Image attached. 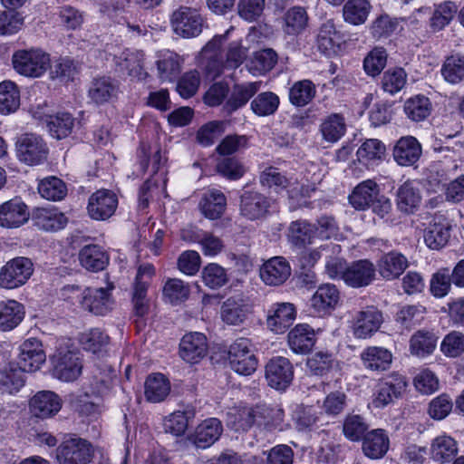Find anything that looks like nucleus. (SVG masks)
Instances as JSON below:
<instances>
[{
    "label": "nucleus",
    "instance_id": "obj_61",
    "mask_svg": "<svg viewBox=\"0 0 464 464\" xmlns=\"http://www.w3.org/2000/svg\"><path fill=\"white\" fill-rule=\"evenodd\" d=\"M457 5L450 1H445L437 5L430 19L432 30L440 31L448 25L457 13Z\"/></svg>",
    "mask_w": 464,
    "mask_h": 464
},
{
    "label": "nucleus",
    "instance_id": "obj_12",
    "mask_svg": "<svg viewBox=\"0 0 464 464\" xmlns=\"http://www.w3.org/2000/svg\"><path fill=\"white\" fill-rule=\"evenodd\" d=\"M118 207L117 195L109 189H99L92 193L88 200L87 211L93 220H107Z\"/></svg>",
    "mask_w": 464,
    "mask_h": 464
},
{
    "label": "nucleus",
    "instance_id": "obj_36",
    "mask_svg": "<svg viewBox=\"0 0 464 464\" xmlns=\"http://www.w3.org/2000/svg\"><path fill=\"white\" fill-rule=\"evenodd\" d=\"M420 201V191L412 181L408 180L398 188L396 204L401 212L413 213L419 208Z\"/></svg>",
    "mask_w": 464,
    "mask_h": 464
},
{
    "label": "nucleus",
    "instance_id": "obj_6",
    "mask_svg": "<svg viewBox=\"0 0 464 464\" xmlns=\"http://www.w3.org/2000/svg\"><path fill=\"white\" fill-rule=\"evenodd\" d=\"M49 149L39 135L26 133L16 141V153L20 161L29 165H40L46 161Z\"/></svg>",
    "mask_w": 464,
    "mask_h": 464
},
{
    "label": "nucleus",
    "instance_id": "obj_23",
    "mask_svg": "<svg viewBox=\"0 0 464 464\" xmlns=\"http://www.w3.org/2000/svg\"><path fill=\"white\" fill-rule=\"evenodd\" d=\"M296 312L291 303L274 304L268 310L266 324L276 334L285 333L294 323Z\"/></svg>",
    "mask_w": 464,
    "mask_h": 464
},
{
    "label": "nucleus",
    "instance_id": "obj_24",
    "mask_svg": "<svg viewBox=\"0 0 464 464\" xmlns=\"http://www.w3.org/2000/svg\"><path fill=\"white\" fill-rule=\"evenodd\" d=\"M32 221L39 229L53 232L63 229L68 218L56 208H36L32 212Z\"/></svg>",
    "mask_w": 464,
    "mask_h": 464
},
{
    "label": "nucleus",
    "instance_id": "obj_51",
    "mask_svg": "<svg viewBox=\"0 0 464 464\" xmlns=\"http://www.w3.org/2000/svg\"><path fill=\"white\" fill-rule=\"evenodd\" d=\"M82 348L94 354H101L106 351L110 343L109 335L100 328H92L80 336Z\"/></svg>",
    "mask_w": 464,
    "mask_h": 464
},
{
    "label": "nucleus",
    "instance_id": "obj_22",
    "mask_svg": "<svg viewBox=\"0 0 464 464\" xmlns=\"http://www.w3.org/2000/svg\"><path fill=\"white\" fill-rule=\"evenodd\" d=\"M383 322L382 314L374 306H368L357 313L353 324V334L357 338L371 337Z\"/></svg>",
    "mask_w": 464,
    "mask_h": 464
},
{
    "label": "nucleus",
    "instance_id": "obj_44",
    "mask_svg": "<svg viewBox=\"0 0 464 464\" xmlns=\"http://www.w3.org/2000/svg\"><path fill=\"white\" fill-rule=\"evenodd\" d=\"M284 32L288 35L300 34L308 25V14L302 6H293L284 14Z\"/></svg>",
    "mask_w": 464,
    "mask_h": 464
},
{
    "label": "nucleus",
    "instance_id": "obj_13",
    "mask_svg": "<svg viewBox=\"0 0 464 464\" xmlns=\"http://www.w3.org/2000/svg\"><path fill=\"white\" fill-rule=\"evenodd\" d=\"M63 405L58 394L51 391L36 392L29 401V411L32 416L38 419H48L56 415Z\"/></svg>",
    "mask_w": 464,
    "mask_h": 464
},
{
    "label": "nucleus",
    "instance_id": "obj_49",
    "mask_svg": "<svg viewBox=\"0 0 464 464\" xmlns=\"http://www.w3.org/2000/svg\"><path fill=\"white\" fill-rule=\"evenodd\" d=\"M346 124L342 114L332 113L328 115L320 125V131L324 140L334 143L345 133Z\"/></svg>",
    "mask_w": 464,
    "mask_h": 464
},
{
    "label": "nucleus",
    "instance_id": "obj_57",
    "mask_svg": "<svg viewBox=\"0 0 464 464\" xmlns=\"http://www.w3.org/2000/svg\"><path fill=\"white\" fill-rule=\"evenodd\" d=\"M38 192L42 198L47 200L59 201L66 196L67 188L62 179L56 177H48L40 181Z\"/></svg>",
    "mask_w": 464,
    "mask_h": 464
},
{
    "label": "nucleus",
    "instance_id": "obj_15",
    "mask_svg": "<svg viewBox=\"0 0 464 464\" xmlns=\"http://www.w3.org/2000/svg\"><path fill=\"white\" fill-rule=\"evenodd\" d=\"M18 362H15L25 372H35L45 362L46 355L42 343L36 338L26 339L19 347Z\"/></svg>",
    "mask_w": 464,
    "mask_h": 464
},
{
    "label": "nucleus",
    "instance_id": "obj_16",
    "mask_svg": "<svg viewBox=\"0 0 464 464\" xmlns=\"http://www.w3.org/2000/svg\"><path fill=\"white\" fill-rule=\"evenodd\" d=\"M79 297L82 307L95 315H104L111 309L112 300L109 288L88 287Z\"/></svg>",
    "mask_w": 464,
    "mask_h": 464
},
{
    "label": "nucleus",
    "instance_id": "obj_11",
    "mask_svg": "<svg viewBox=\"0 0 464 464\" xmlns=\"http://www.w3.org/2000/svg\"><path fill=\"white\" fill-rule=\"evenodd\" d=\"M294 368L290 361L283 356L271 358L266 365V379L270 387L283 391L292 382Z\"/></svg>",
    "mask_w": 464,
    "mask_h": 464
},
{
    "label": "nucleus",
    "instance_id": "obj_3",
    "mask_svg": "<svg viewBox=\"0 0 464 464\" xmlns=\"http://www.w3.org/2000/svg\"><path fill=\"white\" fill-rule=\"evenodd\" d=\"M53 375L63 382H73L82 373V361L80 353L66 347H59L52 358Z\"/></svg>",
    "mask_w": 464,
    "mask_h": 464
},
{
    "label": "nucleus",
    "instance_id": "obj_5",
    "mask_svg": "<svg viewBox=\"0 0 464 464\" xmlns=\"http://www.w3.org/2000/svg\"><path fill=\"white\" fill-rule=\"evenodd\" d=\"M155 275V267L150 263H144L139 266L132 292L133 314L142 319L149 312V301L147 292L151 279Z\"/></svg>",
    "mask_w": 464,
    "mask_h": 464
},
{
    "label": "nucleus",
    "instance_id": "obj_63",
    "mask_svg": "<svg viewBox=\"0 0 464 464\" xmlns=\"http://www.w3.org/2000/svg\"><path fill=\"white\" fill-rule=\"evenodd\" d=\"M425 312V307L421 305H404L397 313L396 321L403 328L411 329L424 319Z\"/></svg>",
    "mask_w": 464,
    "mask_h": 464
},
{
    "label": "nucleus",
    "instance_id": "obj_41",
    "mask_svg": "<svg viewBox=\"0 0 464 464\" xmlns=\"http://www.w3.org/2000/svg\"><path fill=\"white\" fill-rule=\"evenodd\" d=\"M437 340L433 332L419 330L410 339V351L417 357H426L435 350Z\"/></svg>",
    "mask_w": 464,
    "mask_h": 464
},
{
    "label": "nucleus",
    "instance_id": "obj_48",
    "mask_svg": "<svg viewBox=\"0 0 464 464\" xmlns=\"http://www.w3.org/2000/svg\"><path fill=\"white\" fill-rule=\"evenodd\" d=\"M368 0H348L343 7V16L346 23L360 25L366 22L371 11Z\"/></svg>",
    "mask_w": 464,
    "mask_h": 464
},
{
    "label": "nucleus",
    "instance_id": "obj_55",
    "mask_svg": "<svg viewBox=\"0 0 464 464\" xmlns=\"http://www.w3.org/2000/svg\"><path fill=\"white\" fill-rule=\"evenodd\" d=\"M279 104L280 100L277 94L272 92H264L252 100L250 108L256 115L266 117L273 115L277 111Z\"/></svg>",
    "mask_w": 464,
    "mask_h": 464
},
{
    "label": "nucleus",
    "instance_id": "obj_10",
    "mask_svg": "<svg viewBox=\"0 0 464 464\" xmlns=\"http://www.w3.org/2000/svg\"><path fill=\"white\" fill-rule=\"evenodd\" d=\"M268 409L265 405H256L248 408L239 404L232 407L227 412V425L235 432H246L257 420V418L266 419Z\"/></svg>",
    "mask_w": 464,
    "mask_h": 464
},
{
    "label": "nucleus",
    "instance_id": "obj_30",
    "mask_svg": "<svg viewBox=\"0 0 464 464\" xmlns=\"http://www.w3.org/2000/svg\"><path fill=\"white\" fill-rule=\"evenodd\" d=\"M340 301V292L333 284L321 285L311 298V306L320 314L335 309Z\"/></svg>",
    "mask_w": 464,
    "mask_h": 464
},
{
    "label": "nucleus",
    "instance_id": "obj_31",
    "mask_svg": "<svg viewBox=\"0 0 464 464\" xmlns=\"http://www.w3.org/2000/svg\"><path fill=\"white\" fill-rule=\"evenodd\" d=\"M261 84V82H248L235 84L225 104V109L228 112H233L245 106L259 91Z\"/></svg>",
    "mask_w": 464,
    "mask_h": 464
},
{
    "label": "nucleus",
    "instance_id": "obj_38",
    "mask_svg": "<svg viewBox=\"0 0 464 464\" xmlns=\"http://www.w3.org/2000/svg\"><path fill=\"white\" fill-rule=\"evenodd\" d=\"M363 366L372 371H385L392 362V353L383 347L369 346L361 353Z\"/></svg>",
    "mask_w": 464,
    "mask_h": 464
},
{
    "label": "nucleus",
    "instance_id": "obj_60",
    "mask_svg": "<svg viewBox=\"0 0 464 464\" xmlns=\"http://www.w3.org/2000/svg\"><path fill=\"white\" fill-rule=\"evenodd\" d=\"M159 76L162 81L174 80L180 72L179 55L172 52H167L157 61Z\"/></svg>",
    "mask_w": 464,
    "mask_h": 464
},
{
    "label": "nucleus",
    "instance_id": "obj_32",
    "mask_svg": "<svg viewBox=\"0 0 464 464\" xmlns=\"http://www.w3.org/2000/svg\"><path fill=\"white\" fill-rule=\"evenodd\" d=\"M450 238V225L442 217H435L424 231V241L430 249H440Z\"/></svg>",
    "mask_w": 464,
    "mask_h": 464
},
{
    "label": "nucleus",
    "instance_id": "obj_17",
    "mask_svg": "<svg viewBox=\"0 0 464 464\" xmlns=\"http://www.w3.org/2000/svg\"><path fill=\"white\" fill-rule=\"evenodd\" d=\"M405 378L398 373H393L382 380L374 392L373 403L376 407H384L391 403L393 399L399 398L405 391Z\"/></svg>",
    "mask_w": 464,
    "mask_h": 464
},
{
    "label": "nucleus",
    "instance_id": "obj_7",
    "mask_svg": "<svg viewBox=\"0 0 464 464\" xmlns=\"http://www.w3.org/2000/svg\"><path fill=\"white\" fill-rule=\"evenodd\" d=\"M92 456V445L81 437H71L56 449V459L60 464H88Z\"/></svg>",
    "mask_w": 464,
    "mask_h": 464
},
{
    "label": "nucleus",
    "instance_id": "obj_9",
    "mask_svg": "<svg viewBox=\"0 0 464 464\" xmlns=\"http://www.w3.org/2000/svg\"><path fill=\"white\" fill-rule=\"evenodd\" d=\"M250 341L246 338L237 339L228 349V362L231 369L241 375L252 374L257 365L256 356L250 352Z\"/></svg>",
    "mask_w": 464,
    "mask_h": 464
},
{
    "label": "nucleus",
    "instance_id": "obj_58",
    "mask_svg": "<svg viewBox=\"0 0 464 464\" xmlns=\"http://www.w3.org/2000/svg\"><path fill=\"white\" fill-rule=\"evenodd\" d=\"M246 314L247 306L233 298H228L221 307L222 320L227 324L237 325L243 323Z\"/></svg>",
    "mask_w": 464,
    "mask_h": 464
},
{
    "label": "nucleus",
    "instance_id": "obj_62",
    "mask_svg": "<svg viewBox=\"0 0 464 464\" xmlns=\"http://www.w3.org/2000/svg\"><path fill=\"white\" fill-rule=\"evenodd\" d=\"M337 31L333 21L328 20L324 23L317 34V47L324 54H330L334 52V47L337 44Z\"/></svg>",
    "mask_w": 464,
    "mask_h": 464
},
{
    "label": "nucleus",
    "instance_id": "obj_59",
    "mask_svg": "<svg viewBox=\"0 0 464 464\" xmlns=\"http://www.w3.org/2000/svg\"><path fill=\"white\" fill-rule=\"evenodd\" d=\"M189 285L178 278H169L163 286L162 295L172 304H178L188 298Z\"/></svg>",
    "mask_w": 464,
    "mask_h": 464
},
{
    "label": "nucleus",
    "instance_id": "obj_25",
    "mask_svg": "<svg viewBox=\"0 0 464 464\" xmlns=\"http://www.w3.org/2000/svg\"><path fill=\"white\" fill-rule=\"evenodd\" d=\"M394 160L401 166H412L421 156V145L413 136L399 139L392 151Z\"/></svg>",
    "mask_w": 464,
    "mask_h": 464
},
{
    "label": "nucleus",
    "instance_id": "obj_20",
    "mask_svg": "<svg viewBox=\"0 0 464 464\" xmlns=\"http://www.w3.org/2000/svg\"><path fill=\"white\" fill-rule=\"evenodd\" d=\"M376 266L368 259L352 262L344 274V283L351 287L360 288L369 285L375 278Z\"/></svg>",
    "mask_w": 464,
    "mask_h": 464
},
{
    "label": "nucleus",
    "instance_id": "obj_42",
    "mask_svg": "<svg viewBox=\"0 0 464 464\" xmlns=\"http://www.w3.org/2000/svg\"><path fill=\"white\" fill-rule=\"evenodd\" d=\"M403 110L411 121L419 122L430 115L432 104L428 97L418 94L405 101Z\"/></svg>",
    "mask_w": 464,
    "mask_h": 464
},
{
    "label": "nucleus",
    "instance_id": "obj_39",
    "mask_svg": "<svg viewBox=\"0 0 464 464\" xmlns=\"http://www.w3.org/2000/svg\"><path fill=\"white\" fill-rule=\"evenodd\" d=\"M379 186L372 180L367 179L357 185L349 196L350 204L358 210L368 208L372 200L378 196Z\"/></svg>",
    "mask_w": 464,
    "mask_h": 464
},
{
    "label": "nucleus",
    "instance_id": "obj_33",
    "mask_svg": "<svg viewBox=\"0 0 464 464\" xmlns=\"http://www.w3.org/2000/svg\"><path fill=\"white\" fill-rule=\"evenodd\" d=\"M25 383L24 372L14 362L0 369V390L13 394L18 392Z\"/></svg>",
    "mask_w": 464,
    "mask_h": 464
},
{
    "label": "nucleus",
    "instance_id": "obj_2",
    "mask_svg": "<svg viewBox=\"0 0 464 464\" xmlns=\"http://www.w3.org/2000/svg\"><path fill=\"white\" fill-rule=\"evenodd\" d=\"M50 55L42 49L17 50L13 53L14 71L25 77H41L50 66Z\"/></svg>",
    "mask_w": 464,
    "mask_h": 464
},
{
    "label": "nucleus",
    "instance_id": "obj_40",
    "mask_svg": "<svg viewBox=\"0 0 464 464\" xmlns=\"http://www.w3.org/2000/svg\"><path fill=\"white\" fill-rule=\"evenodd\" d=\"M119 86L111 78L94 79L89 89V97L96 104L111 102L117 97Z\"/></svg>",
    "mask_w": 464,
    "mask_h": 464
},
{
    "label": "nucleus",
    "instance_id": "obj_37",
    "mask_svg": "<svg viewBox=\"0 0 464 464\" xmlns=\"http://www.w3.org/2000/svg\"><path fill=\"white\" fill-rule=\"evenodd\" d=\"M227 198L218 189L206 191L199 202L202 214L209 219H217L222 216L226 209Z\"/></svg>",
    "mask_w": 464,
    "mask_h": 464
},
{
    "label": "nucleus",
    "instance_id": "obj_45",
    "mask_svg": "<svg viewBox=\"0 0 464 464\" xmlns=\"http://www.w3.org/2000/svg\"><path fill=\"white\" fill-rule=\"evenodd\" d=\"M385 151L386 147L381 140L370 139L359 147L356 154L359 161L369 167L382 161Z\"/></svg>",
    "mask_w": 464,
    "mask_h": 464
},
{
    "label": "nucleus",
    "instance_id": "obj_1",
    "mask_svg": "<svg viewBox=\"0 0 464 464\" xmlns=\"http://www.w3.org/2000/svg\"><path fill=\"white\" fill-rule=\"evenodd\" d=\"M275 200L250 185L239 193V215L248 221H262L273 212Z\"/></svg>",
    "mask_w": 464,
    "mask_h": 464
},
{
    "label": "nucleus",
    "instance_id": "obj_19",
    "mask_svg": "<svg viewBox=\"0 0 464 464\" xmlns=\"http://www.w3.org/2000/svg\"><path fill=\"white\" fill-rule=\"evenodd\" d=\"M290 276V264L283 256L271 257L260 267V277L267 285H281L289 278Z\"/></svg>",
    "mask_w": 464,
    "mask_h": 464
},
{
    "label": "nucleus",
    "instance_id": "obj_26",
    "mask_svg": "<svg viewBox=\"0 0 464 464\" xmlns=\"http://www.w3.org/2000/svg\"><path fill=\"white\" fill-rule=\"evenodd\" d=\"M316 237L315 224L306 219L292 221L287 227L288 242L298 248H304L306 246L313 244Z\"/></svg>",
    "mask_w": 464,
    "mask_h": 464
},
{
    "label": "nucleus",
    "instance_id": "obj_46",
    "mask_svg": "<svg viewBox=\"0 0 464 464\" xmlns=\"http://www.w3.org/2000/svg\"><path fill=\"white\" fill-rule=\"evenodd\" d=\"M52 79H58L61 82L73 81L80 73V63L70 57H61L53 61L49 66Z\"/></svg>",
    "mask_w": 464,
    "mask_h": 464
},
{
    "label": "nucleus",
    "instance_id": "obj_54",
    "mask_svg": "<svg viewBox=\"0 0 464 464\" xmlns=\"http://www.w3.org/2000/svg\"><path fill=\"white\" fill-rule=\"evenodd\" d=\"M444 80L451 84L464 81V56L455 53L448 56L441 66Z\"/></svg>",
    "mask_w": 464,
    "mask_h": 464
},
{
    "label": "nucleus",
    "instance_id": "obj_29",
    "mask_svg": "<svg viewBox=\"0 0 464 464\" xmlns=\"http://www.w3.org/2000/svg\"><path fill=\"white\" fill-rule=\"evenodd\" d=\"M78 256L81 266L92 272L105 269L110 261V256L103 247L94 244L84 246Z\"/></svg>",
    "mask_w": 464,
    "mask_h": 464
},
{
    "label": "nucleus",
    "instance_id": "obj_28",
    "mask_svg": "<svg viewBox=\"0 0 464 464\" xmlns=\"http://www.w3.org/2000/svg\"><path fill=\"white\" fill-rule=\"evenodd\" d=\"M144 53L141 51L126 50L116 56V65L122 72L139 81L144 80L148 72L143 68Z\"/></svg>",
    "mask_w": 464,
    "mask_h": 464
},
{
    "label": "nucleus",
    "instance_id": "obj_14",
    "mask_svg": "<svg viewBox=\"0 0 464 464\" xmlns=\"http://www.w3.org/2000/svg\"><path fill=\"white\" fill-rule=\"evenodd\" d=\"M137 161L140 166V174H145L150 166L153 174H164V167L167 158L162 154V150L158 144L140 142L137 150Z\"/></svg>",
    "mask_w": 464,
    "mask_h": 464
},
{
    "label": "nucleus",
    "instance_id": "obj_52",
    "mask_svg": "<svg viewBox=\"0 0 464 464\" xmlns=\"http://www.w3.org/2000/svg\"><path fill=\"white\" fill-rule=\"evenodd\" d=\"M431 456L435 461H451L458 453L457 442L453 437H436L431 444Z\"/></svg>",
    "mask_w": 464,
    "mask_h": 464
},
{
    "label": "nucleus",
    "instance_id": "obj_35",
    "mask_svg": "<svg viewBox=\"0 0 464 464\" xmlns=\"http://www.w3.org/2000/svg\"><path fill=\"white\" fill-rule=\"evenodd\" d=\"M314 343L315 334L307 324H298L288 334V344L295 353H307Z\"/></svg>",
    "mask_w": 464,
    "mask_h": 464
},
{
    "label": "nucleus",
    "instance_id": "obj_64",
    "mask_svg": "<svg viewBox=\"0 0 464 464\" xmlns=\"http://www.w3.org/2000/svg\"><path fill=\"white\" fill-rule=\"evenodd\" d=\"M452 279L449 268H441L431 276L430 291L434 297L442 298L451 289Z\"/></svg>",
    "mask_w": 464,
    "mask_h": 464
},
{
    "label": "nucleus",
    "instance_id": "obj_50",
    "mask_svg": "<svg viewBox=\"0 0 464 464\" xmlns=\"http://www.w3.org/2000/svg\"><path fill=\"white\" fill-rule=\"evenodd\" d=\"M306 365L311 373L324 376L338 369V362L328 352H317L308 357Z\"/></svg>",
    "mask_w": 464,
    "mask_h": 464
},
{
    "label": "nucleus",
    "instance_id": "obj_34",
    "mask_svg": "<svg viewBox=\"0 0 464 464\" xmlns=\"http://www.w3.org/2000/svg\"><path fill=\"white\" fill-rule=\"evenodd\" d=\"M24 317V305L15 300L0 302V331L7 332L17 327Z\"/></svg>",
    "mask_w": 464,
    "mask_h": 464
},
{
    "label": "nucleus",
    "instance_id": "obj_56",
    "mask_svg": "<svg viewBox=\"0 0 464 464\" xmlns=\"http://www.w3.org/2000/svg\"><path fill=\"white\" fill-rule=\"evenodd\" d=\"M315 93V85L312 81H298L289 89V101L295 106L303 107L314 99Z\"/></svg>",
    "mask_w": 464,
    "mask_h": 464
},
{
    "label": "nucleus",
    "instance_id": "obj_8",
    "mask_svg": "<svg viewBox=\"0 0 464 464\" xmlns=\"http://www.w3.org/2000/svg\"><path fill=\"white\" fill-rule=\"evenodd\" d=\"M170 24L176 34L183 38H191L202 32L203 18L197 9L180 6L172 13Z\"/></svg>",
    "mask_w": 464,
    "mask_h": 464
},
{
    "label": "nucleus",
    "instance_id": "obj_43",
    "mask_svg": "<svg viewBox=\"0 0 464 464\" xmlns=\"http://www.w3.org/2000/svg\"><path fill=\"white\" fill-rule=\"evenodd\" d=\"M170 391L168 379L161 373L149 375L145 382V397L150 402H160L166 399Z\"/></svg>",
    "mask_w": 464,
    "mask_h": 464
},
{
    "label": "nucleus",
    "instance_id": "obj_47",
    "mask_svg": "<svg viewBox=\"0 0 464 464\" xmlns=\"http://www.w3.org/2000/svg\"><path fill=\"white\" fill-rule=\"evenodd\" d=\"M75 119L68 112L48 116L46 125L52 137L61 140L68 137L74 127Z\"/></svg>",
    "mask_w": 464,
    "mask_h": 464
},
{
    "label": "nucleus",
    "instance_id": "obj_18",
    "mask_svg": "<svg viewBox=\"0 0 464 464\" xmlns=\"http://www.w3.org/2000/svg\"><path fill=\"white\" fill-rule=\"evenodd\" d=\"M29 218L28 207L18 198L0 205V227H19L26 223Z\"/></svg>",
    "mask_w": 464,
    "mask_h": 464
},
{
    "label": "nucleus",
    "instance_id": "obj_4",
    "mask_svg": "<svg viewBox=\"0 0 464 464\" xmlns=\"http://www.w3.org/2000/svg\"><path fill=\"white\" fill-rule=\"evenodd\" d=\"M34 273L32 260L24 256L14 257L0 270V286L5 289H14L24 285Z\"/></svg>",
    "mask_w": 464,
    "mask_h": 464
},
{
    "label": "nucleus",
    "instance_id": "obj_27",
    "mask_svg": "<svg viewBox=\"0 0 464 464\" xmlns=\"http://www.w3.org/2000/svg\"><path fill=\"white\" fill-rule=\"evenodd\" d=\"M408 267L407 258L397 251L382 255L377 261L376 269L385 280L398 278Z\"/></svg>",
    "mask_w": 464,
    "mask_h": 464
},
{
    "label": "nucleus",
    "instance_id": "obj_53",
    "mask_svg": "<svg viewBox=\"0 0 464 464\" xmlns=\"http://www.w3.org/2000/svg\"><path fill=\"white\" fill-rule=\"evenodd\" d=\"M20 106V92L16 84L10 81L0 83V112L9 114Z\"/></svg>",
    "mask_w": 464,
    "mask_h": 464
},
{
    "label": "nucleus",
    "instance_id": "obj_21",
    "mask_svg": "<svg viewBox=\"0 0 464 464\" xmlns=\"http://www.w3.org/2000/svg\"><path fill=\"white\" fill-rule=\"evenodd\" d=\"M208 352L207 337L201 333L185 334L179 343V355L188 363H197Z\"/></svg>",
    "mask_w": 464,
    "mask_h": 464
}]
</instances>
